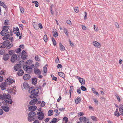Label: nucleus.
<instances>
[{
    "label": "nucleus",
    "instance_id": "nucleus-52",
    "mask_svg": "<svg viewBox=\"0 0 123 123\" xmlns=\"http://www.w3.org/2000/svg\"><path fill=\"white\" fill-rule=\"evenodd\" d=\"M45 105V103L43 101L42 103L41 104V106L42 107H44Z\"/></svg>",
    "mask_w": 123,
    "mask_h": 123
},
{
    "label": "nucleus",
    "instance_id": "nucleus-37",
    "mask_svg": "<svg viewBox=\"0 0 123 123\" xmlns=\"http://www.w3.org/2000/svg\"><path fill=\"white\" fill-rule=\"evenodd\" d=\"M52 40L53 43V45L54 46L56 45V43L54 39L53 38H52Z\"/></svg>",
    "mask_w": 123,
    "mask_h": 123
},
{
    "label": "nucleus",
    "instance_id": "nucleus-45",
    "mask_svg": "<svg viewBox=\"0 0 123 123\" xmlns=\"http://www.w3.org/2000/svg\"><path fill=\"white\" fill-rule=\"evenodd\" d=\"M21 12L22 13H23L24 12V9L22 7H20Z\"/></svg>",
    "mask_w": 123,
    "mask_h": 123
},
{
    "label": "nucleus",
    "instance_id": "nucleus-25",
    "mask_svg": "<svg viewBox=\"0 0 123 123\" xmlns=\"http://www.w3.org/2000/svg\"><path fill=\"white\" fill-rule=\"evenodd\" d=\"M80 101V97H78L75 100V102L76 104H78L79 103Z\"/></svg>",
    "mask_w": 123,
    "mask_h": 123
},
{
    "label": "nucleus",
    "instance_id": "nucleus-55",
    "mask_svg": "<svg viewBox=\"0 0 123 123\" xmlns=\"http://www.w3.org/2000/svg\"><path fill=\"white\" fill-rule=\"evenodd\" d=\"M74 11L76 13L78 12V7H75L74 9Z\"/></svg>",
    "mask_w": 123,
    "mask_h": 123
},
{
    "label": "nucleus",
    "instance_id": "nucleus-27",
    "mask_svg": "<svg viewBox=\"0 0 123 123\" xmlns=\"http://www.w3.org/2000/svg\"><path fill=\"white\" fill-rule=\"evenodd\" d=\"M7 81H8L9 83H10L11 84L14 82L15 81L13 80L11 78H8L7 79Z\"/></svg>",
    "mask_w": 123,
    "mask_h": 123
},
{
    "label": "nucleus",
    "instance_id": "nucleus-29",
    "mask_svg": "<svg viewBox=\"0 0 123 123\" xmlns=\"http://www.w3.org/2000/svg\"><path fill=\"white\" fill-rule=\"evenodd\" d=\"M53 111L52 110H49L48 112V116H50L53 114Z\"/></svg>",
    "mask_w": 123,
    "mask_h": 123
},
{
    "label": "nucleus",
    "instance_id": "nucleus-17",
    "mask_svg": "<svg viewBox=\"0 0 123 123\" xmlns=\"http://www.w3.org/2000/svg\"><path fill=\"white\" fill-rule=\"evenodd\" d=\"M23 86L25 89H28L29 87V84L26 82H25L24 83Z\"/></svg>",
    "mask_w": 123,
    "mask_h": 123
},
{
    "label": "nucleus",
    "instance_id": "nucleus-50",
    "mask_svg": "<svg viewBox=\"0 0 123 123\" xmlns=\"http://www.w3.org/2000/svg\"><path fill=\"white\" fill-rule=\"evenodd\" d=\"M63 120L65 121L66 123L68 121V118L66 117H64Z\"/></svg>",
    "mask_w": 123,
    "mask_h": 123
},
{
    "label": "nucleus",
    "instance_id": "nucleus-60",
    "mask_svg": "<svg viewBox=\"0 0 123 123\" xmlns=\"http://www.w3.org/2000/svg\"><path fill=\"white\" fill-rule=\"evenodd\" d=\"M4 100H3L2 101V103L3 105H7V104L6 103V102L5 101V100L4 99Z\"/></svg>",
    "mask_w": 123,
    "mask_h": 123
},
{
    "label": "nucleus",
    "instance_id": "nucleus-47",
    "mask_svg": "<svg viewBox=\"0 0 123 123\" xmlns=\"http://www.w3.org/2000/svg\"><path fill=\"white\" fill-rule=\"evenodd\" d=\"M43 69L44 72V73H46L47 71V68L46 67H44L43 68Z\"/></svg>",
    "mask_w": 123,
    "mask_h": 123
},
{
    "label": "nucleus",
    "instance_id": "nucleus-38",
    "mask_svg": "<svg viewBox=\"0 0 123 123\" xmlns=\"http://www.w3.org/2000/svg\"><path fill=\"white\" fill-rule=\"evenodd\" d=\"M21 51V49L20 48H19L18 49H17L15 50V51L16 53H19Z\"/></svg>",
    "mask_w": 123,
    "mask_h": 123
},
{
    "label": "nucleus",
    "instance_id": "nucleus-15",
    "mask_svg": "<svg viewBox=\"0 0 123 123\" xmlns=\"http://www.w3.org/2000/svg\"><path fill=\"white\" fill-rule=\"evenodd\" d=\"M10 43L9 40L5 41L4 42L2 43L3 47H5L7 46Z\"/></svg>",
    "mask_w": 123,
    "mask_h": 123
},
{
    "label": "nucleus",
    "instance_id": "nucleus-33",
    "mask_svg": "<svg viewBox=\"0 0 123 123\" xmlns=\"http://www.w3.org/2000/svg\"><path fill=\"white\" fill-rule=\"evenodd\" d=\"M10 26H4L3 28V30H8L9 29Z\"/></svg>",
    "mask_w": 123,
    "mask_h": 123
},
{
    "label": "nucleus",
    "instance_id": "nucleus-39",
    "mask_svg": "<svg viewBox=\"0 0 123 123\" xmlns=\"http://www.w3.org/2000/svg\"><path fill=\"white\" fill-rule=\"evenodd\" d=\"M27 57L26 55H21V57L23 60H25L26 58V57Z\"/></svg>",
    "mask_w": 123,
    "mask_h": 123
},
{
    "label": "nucleus",
    "instance_id": "nucleus-1",
    "mask_svg": "<svg viewBox=\"0 0 123 123\" xmlns=\"http://www.w3.org/2000/svg\"><path fill=\"white\" fill-rule=\"evenodd\" d=\"M39 93V90L37 89L34 88L31 91V94L30 95V97L31 98H35L38 96L37 94Z\"/></svg>",
    "mask_w": 123,
    "mask_h": 123
},
{
    "label": "nucleus",
    "instance_id": "nucleus-18",
    "mask_svg": "<svg viewBox=\"0 0 123 123\" xmlns=\"http://www.w3.org/2000/svg\"><path fill=\"white\" fill-rule=\"evenodd\" d=\"M32 82L33 84L35 85L37 83V79L36 78L34 77L32 79Z\"/></svg>",
    "mask_w": 123,
    "mask_h": 123
},
{
    "label": "nucleus",
    "instance_id": "nucleus-51",
    "mask_svg": "<svg viewBox=\"0 0 123 123\" xmlns=\"http://www.w3.org/2000/svg\"><path fill=\"white\" fill-rule=\"evenodd\" d=\"M84 19H86V17H87V13L86 12H84Z\"/></svg>",
    "mask_w": 123,
    "mask_h": 123
},
{
    "label": "nucleus",
    "instance_id": "nucleus-12",
    "mask_svg": "<svg viewBox=\"0 0 123 123\" xmlns=\"http://www.w3.org/2000/svg\"><path fill=\"white\" fill-rule=\"evenodd\" d=\"M92 44L94 46L97 48H98L100 46V44L97 41H93Z\"/></svg>",
    "mask_w": 123,
    "mask_h": 123
},
{
    "label": "nucleus",
    "instance_id": "nucleus-43",
    "mask_svg": "<svg viewBox=\"0 0 123 123\" xmlns=\"http://www.w3.org/2000/svg\"><path fill=\"white\" fill-rule=\"evenodd\" d=\"M9 21L8 20H6L4 22V24L5 25H8L9 24Z\"/></svg>",
    "mask_w": 123,
    "mask_h": 123
},
{
    "label": "nucleus",
    "instance_id": "nucleus-11",
    "mask_svg": "<svg viewBox=\"0 0 123 123\" xmlns=\"http://www.w3.org/2000/svg\"><path fill=\"white\" fill-rule=\"evenodd\" d=\"M37 107L35 105H32L29 107V110L30 111H34L37 109Z\"/></svg>",
    "mask_w": 123,
    "mask_h": 123
},
{
    "label": "nucleus",
    "instance_id": "nucleus-63",
    "mask_svg": "<svg viewBox=\"0 0 123 123\" xmlns=\"http://www.w3.org/2000/svg\"><path fill=\"white\" fill-rule=\"evenodd\" d=\"M77 92L79 94H80L81 93V90L80 88H79L78 89Z\"/></svg>",
    "mask_w": 123,
    "mask_h": 123
},
{
    "label": "nucleus",
    "instance_id": "nucleus-2",
    "mask_svg": "<svg viewBox=\"0 0 123 123\" xmlns=\"http://www.w3.org/2000/svg\"><path fill=\"white\" fill-rule=\"evenodd\" d=\"M36 115V113L34 111H31L29 112L28 114V120L30 122L34 121L35 118H33V117L35 116Z\"/></svg>",
    "mask_w": 123,
    "mask_h": 123
},
{
    "label": "nucleus",
    "instance_id": "nucleus-59",
    "mask_svg": "<svg viewBox=\"0 0 123 123\" xmlns=\"http://www.w3.org/2000/svg\"><path fill=\"white\" fill-rule=\"evenodd\" d=\"M39 66V63L38 62H36L35 64V68H37V67Z\"/></svg>",
    "mask_w": 123,
    "mask_h": 123
},
{
    "label": "nucleus",
    "instance_id": "nucleus-58",
    "mask_svg": "<svg viewBox=\"0 0 123 123\" xmlns=\"http://www.w3.org/2000/svg\"><path fill=\"white\" fill-rule=\"evenodd\" d=\"M38 26L40 29H42L43 28L42 24L41 23H39L38 24Z\"/></svg>",
    "mask_w": 123,
    "mask_h": 123
},
{
    "label": "nucleus",
    "instance_id": "nucleus-3",
    "mask_svg": "<svg viewBox=\"0 0 123 123\" xmlns=\"http://www.w3.org/2000/svg\"><path fill=\"white\" fill-rule=\"evenodd\" d=\"M8 98H6L5 99V101L6 102V103L7 105L8 104H11L12 103V100L10 99L11 98L10 96L8 94Z\"/></svg>",
    "mask_w": 123,
    "mask_h": 123
},
{
    "label": "nucleus",
    "instance_id": "nucleus-28",
    "mask_svg": "<svg viewBox=\"0 0 123 123\" xmlns=\"http://www.w3.org/2000/svg\"><path fill=\"white\" fill-rule=\"evenodd\" d=\"M63 30L64 31V32L65 33L66 35L68 37V32L67 30L65 28H64Z\"/></svg>",
    "mask_w": 123,
    "mask_h": 123
},
{
    "label": "nucleus",
    "instance_id": "nucleus-32",
    "mask_svg": "<svg viewBox=\"0 0 123 123\" xmlns=\"http://www.w3.org/2000/svg\"><path fill=\"white\" fill-rule=\"evenodd\" d=\"M47 36L46 35H45L44 36L43 39L44 41L46 42L47 41Z\"/></svg>",
    "mask_w": 123,
    "mask_h": 123
},
{
    "label": "nucleus",
    "instance_id": "nucleus-9",
    "mask_svg": "<svg viewBox=\"0 0 123 123\" xmlns=\"http://www.w3.org/2000/svg\"><path fill=\"white\" fill-rule=\"evenodd\" d=\"M37 101V99L36 98H35L31 100L29 102V104L31 105H35Z\"/></svg>",
    "mask_w": 123,
    "mask_h": 123
},
{
    "label": "nucleus",
    "instance_id": "nucleus-31",
    "mask_svg": "<svg viewBox=\"0 0 123 123\" xmlns=\"http://www.w3.org/2000/svg\"><path fill=\"white\" fill-rule=\"evenodd\" d=\"M114 115L117 117H118L121 114L119 113L118 111H115Z\"/></svg>",
    "mask_w": 123,
    "mask_h": 123
},
{
    "label": "nucleus",
    "instance_id": "nucleus-30",
    "mask_svg": "<svg viewBox=\"0 0 123 123\" xmlns=\"http://www.w3.org/2000/svg\"><path fill=\"white\" fill-rule=\"evenodd\" d=\"M32 2L35 4V6L37 7L38 6V3L37 1H32Z\"/></svg>",
    "mask_w": 123,
    "mask_h": 123
},
{
    "label": "nucleus",
    "instance_id": "nucleus-49",
    "mask_svg": "<svg viewBox=\"0 0 123 123\" xmlns=\"http://www.w3.org/2000/svg\"><path fill=\"white\" fill-rule=\"evenodd\" d=\"M84 114L83 112H80L78 115V117L84 115Z\"/></svg>",
    "mask_w": 123,
    "mask_h": 123
},
{
    "label": "nucleus",
    "instance_id": "nucleus-44",
    "mask_svg": "<svg viewBox=\"0 0 123 123\" xmlns=\"http://www.w3.org/2000/svg\"><path fill=\"white\" fill-rule=\"evenodd\" d=\"M115 95L117 97V100L119 102L120 101V98L118 96L117 94L116 93L115 94Z\"/></svg>",
    "mask_w": 123,
    "mask_h": 123
},
{
    "label": "nucleus",
    "instance_id": "nucleus-20",
    "mask_svg": "<svg viewBox=\"0 0 123 123\" xmlns=\"http://www.w3.org/2000/svg\"><path fill=\"white\" fill-rule=\"evenodd\" d=\"M23 74L24 72L23 70L21 69H20L18 71L17 74L18 76H21L23 75Z\"/></svg>",
    "mask_w": 123,
    "mask_h": 123
},
{
    "label": "nucleus",
    "instance_id": "nucleus-14",
    "mask_svg": "<svg viewBox=\"0 0 123 123\" xmlns=\"http://www.w3.org/2000/svg\"><path fill=\"white\" fill-rule=\"evenodd\" d=\"M79 119L80 121L81 122V123H82L83 121L85 123L86 122V117H80Z\"/></svg>",
    "mask_w": 123,
    "mask_h": 123
},
{
    "label": "nucleus",
    "instance_id": "nucleus-6",
    "mask_svg": "<svg viewBox=\"0 0 123 123\" xmlns=\"http://www.w3.org/2000/svg\"><path fill=\"white\" fill-rule=\"evenodd\" d=\"M6 86V83L5 82H2L0 85V87L1 89L2 90H5Z\"/></svg>",
    "mask_w": 123,
    "mask_h": 123
},
{
    "label": "nucleus",
    "instance_id": "nucleus-48",
    "mask_svg": "<svg viewBox=\"0 0 123 123\" xmlns=\"http://www.w3.org/2000/svg\"><path fill=\"white\" fill-rule=\"evenodd\" d=\"M34 88V87L32 86L29 89L28 91L30 93L31 92V91L32 90V89Z\"/></svg>",
    "mask_w": 123,
    "mask_h": 123
},
{
    "label": "nucleus",
    "instance_id": "nucleus-23",
    "mask_svg": "<svg viewBox=\"0 0 123 123\" xmlns=\"http://www.w3.org/2000/svg\"><path fill=\"white\" fill-rule=\"evenodd\" d=\"M121 107L119 108V111L120 113L123 116V105H121Z\"/></svg>",
    "mask_w": 123,
    "mask_h": 123
},
{
    "label": "nucleus",
    "instance_id": "nucleus-46",
    "mask_svg": "<svg viewBox=\"0 0 123 123\" xmlns=\"http://www.w3.org/2000/svg\"><path fill=\"white\" fill-rule=\"evenodd\" d=\"M57 59H56L55 60V62L57 63H60V62L59 61V58L58 57H57Z\"/></svg>",
    "mask_w": 123,
    "mask_h": 123
},
{
    "label": "nucleus",
    "instance_id": "nucleus-10",
    "mask_svg": "<svg viewBox=\"0 0 123 123\" xmlns=\"http://www.w3.org/2000/svg\"><path fill=\"white\" fill-rule=\"evenodd\" d=\"M31 78L30 75L29 74H25L23 77L24 79L25 80H28Z\"/></svg>",
    "mask_w": 123,
    "mask_h": 123
},
{
    "label": "nucleus",
    "instance_id": "nucleus-36",
    "mask_svg": "<svg viewBox=\"0 0 123 123\" xmlns=\"http://www.w3.org/2000/svg\"><path fill=\"white\" fill-rule=\"evenodd\" d=\"M53 36L54 37H57L58 36V33L57 32H54V31H53Z\"/></svg>",
    "mask_w": 123,
    "mask_h": 123
},
{
    "label": "nucleus",
    "instance_id": "nucleus-21",
    "mask_svg": "<svg viewBox=\"0 0 123 123\" xmlns=\"http://www.w3.org/2000/svg\"><path fill=\"white\" fill-rule=\"evenodd\" d=\"M44 114L43 113H41L39 115L38 117V119L40 120H42L43 118Z\"/></svg>",
    "mask_w": 123,
    "mask_h": 123
},
{
    "label": "nucleus",
    "instance_id": "nucleus-56",
    "mask_svg": "<svg viewBox=\"0 0 123 123\" xmlns=\"http://www.w3.org/2000/svg\"><path fill=\"white\" fill-rule=\"evenodd\" d=\"M15 66H16L17 67L19 68H20L21 67V65L20 64H18L17 65H15Z\"/></svg>",
    "mask_w": 123,
    "mask_h": 123
},
{
    "label": "nucleus",
    "instance_id": "nucleus-34",
    "mask_svg": "<svg viewBox=\"0 0 123 123\" xmlns=\"http://www.w3.org/2000/svg\"><path fill=\"white\" fill-rule=\"evenodd\" d=\"M35 59L37 61H39L40 60V59L39 57L37 55H36L35 56Z\"/></svg>",
    "mask_w": 123,
    "mask_h": 123
},
{
    "label": "nucleus",
    "instance_id": "nucleus-53",
    "mask_svg": "<svg viewBox=\"0 0 123 123\" xmlns=\"http://www.w3.org/2000/svg\"><path fill=\"white\" fill-rule=\"evenodd\" d=\"M74 90L73 87V86H71L70 87L69 91L73 92Z\"/></svg>",
    "mask_w": 123,
    "mask_h": 123
},
{
    "label": "nucleus",
    "instance_id": "nucleus-5",
    "mask_svg": "<svg viewBox=\"0 0 123 123\" xmlns=\"http://www.w3.org/2000/svg\"><path fill=\"white\" fill-rule=\"evenodd\" d=\"M1 35L2 36H4L6 35L9 34V32L7 30H3L0 33Z\"/></svg>",
    "mask_w": 123,
    "mask_h": 123
},
{
    "label": "nucleus",
    "instance_id": "nucleus-35",
    "mask_svg": "<svg viewBox=\"0 0 123 123\" xmlns=\"http://www.w3.org/2000/svg\"><path fill=\"white\" fill-rule=\"evenodd\" d=\"M80 89L83 91H86L87 90L85 86H81Z\"/></svg>",
    "mask_w": 123,
    "mask_h": 123
},
{
    "label": "nucleus",
    "instance_id": "nucleus-41",
    "mask_svg": "<svg viewBox=\"0 0 123 123\" xmlns=\"http://www.w3.org/2000/svg\"><path fill=\"white\" fill-rule=\"evenodd\" d=\"M26 70V71H28V69H31V67H30L28 66H26L25 67Z\"/></svg>",
    "mask_w": 123,
    "mask_h": 123
},
{
    "label": "nucleus",
    "instance_id": "nucleus-19",
    "mask_svg": "<svg viewBox=\"0 0 123 123\" xmlns=\"http://www.w3.org/2000/svg\"><path fill=\"white\" fill-rule=\"evenodd\" d=\"M79 82L81 83L82 85L83 86L85 84V80L83 78H81L79 80Z\"/></svg>",
    "mask_w": 123,
    "mask_h": 123
},
{
    "label": "nucleus",
    "instance_id": "nucleus-40",
    "mask_svg": "<svg viewBox=\"0 0 123 123\" xmlns=\"http://www.w3.org/2000/svg\"><path fill=\"white\" fill-rule=\"evenodd\" d=\"M91 118L93 120L96 121V117L94 116H91Z\"/></svg>",
    "mask_w": 123,
    "mask_h": 123
},
{
    "label": "nucleus",
    "instance_id": "nucleus-54",
    "mask_svg": "<svg viewBox=\"0 0 123 123\" xmlns=\"http://www.w3.org/2000/svg\"><path fill=\"white\" fill-rule=\"evenodd\" d=\"M94 30L96 31H98V27H97L96 28L95 27V25H94Z\"/></svg>",
    "mask_w": 123,
    "mask_h": 123
},
{
    "label": "nucleus",
    "instance_id": "nucleus-24",
    "mask_svg": "<svg viewBox=\"0 0 123 123\" xmlns=\"http://www.w3.org/2000/svg\"><path fill=\"white\" fill-rule=\"evenodd\" d=\"M4 36L2 38L4 40H6L9 38L10 35L9 34L6 35Z\"/></svg>",
    "mask_w": 123,
    "mask_h": 123
},
{
    "label": "nucleus",
    "instance_id": "nucleus-42",
    "mask_svg": "<svg viewBox=\"0 0 123 123\" xmlns=\"http://www.w3.org/2000/svg\"><path fill=\"white\" fill-rule=\"evenodd\" d=\"M7 91L9 93L12 94V92L13 91L10 88L8 90H7Z\"/></svg>",
    "mask_w": 123,
    "mask_h": 123
},
{
    "label": "nucleus",
    "instance_id": "nucleus-61",
    "mask_svg": "<svg viewBox=\"0 0 123 123\" xmlns=\"http://www.w3.org/2000/svg\"><path fill=\"white\" fill-rule=\"evenodd\" d=\"M3 113L2 110L0 108V115H2Z\"/></svg>",
    "mask_w": 123,
    "mask_h": 123
},
{
    "label": "nucleus",
    "instance_id": "nucleus-7",
    "mask_svg": "<svg viewBox=\"0 0 123 123\" xmlns=\"http://www.w3.org/2000/svg\"><path fill=\"white\" fill-rule=\"evenodd\" d=\"M8 94L6 95V93L3 94H0V99L1 100L4 99L6 98H8Z\"/></svg>",
    "mask_w": 123,
    "mask_h": 123
},
{
    "label": "nucleus",
    "instance_id": "nucleus-64",
    "mask_svg": "<svg viewBox=\"0 0 123 123\" xmlns=\"http://www.w3.org/2000/svg\"><path fill=\"white\" fill-rule=\"evenodd\" d=\"M33 123H39V121L37 120H35L33 122Z\"/></svg>",
    "mask_w": 123,
    "mask_h": 123
},
{
    "label": "nucleus",
    "instance_id": "nucleus-16",
    "mask_svg": "<svg viewBox=\"0 0 123 123\" xmlns=\"http://www.w3.org/2000/svg\"><path fill=\"white\" fill-rule=\"evenodd\" d=\"M9 55L8 54H6L5 55L3 56V59L5 61L7 60L9 58Z\"/></svg>",
    "mask_w": 123,
    "mask_h": 123
},
{
    "label": "nucleus",
    "instance_id": "nucleus-13",
    "mask_svg": "<svg viewBox=\"0 0 123 123\" xmlns=\"http://www.w3.org/2000/svg\"><path fill=\"white\" fill-rule=\"evenodd\" d=\"M34 72L36 74H38L39 75L41 74L40 71L38 69L34 68Z\"/></svg>",
    "mask_w": 123,
    "mask_h": 123
},
{
    "label": "nucleus",
    "instance_id": "nucleus-62",
    "mask_svg": "<svg viewBox=\"0 0 123 123\" xmlns=\"http://www.w3.org/2000/svg\"><path fill=\"white\" fill-rule=\"evenodd\" d=\"M14 69L15 70L17 71L19 69L16 66H15L14 67Z\"/></svg>",
    "mask_w": 123,
    "mask_h": 123
},
{
    "label": "nucleus",
    "instance_id": "nucleus-57",
    "mask_svg": "<svg viewBox=\"0 0 123 123\" xmlns=\"http://www.w3.org/2000/svg\"><path fill=\"white\" fill-rule=\"evenodd\" d=\"M62 65L61 64H59L57 65V67L58 68H62Z\"/></svg>",
    "mask_w": 123,
    "mask_h": 123
},
{
    "label": "nucleus",
    "instance_id": "nucleus-26",
    "mask_svg": "<svg viewBox=\"0 0 123 123\" xmlns=\"http://www.w3.org/2000/svg\"><path fill=\"white\" fill-rule=\"evenodd\" d=\"M58 75L60 77L62 78H64L65 77V74L62 72H59L58 73Z\"/></svg>",
    "mask_w": 123,
    "mask_h": 123
},
{
    "label": "nucleus",
    "instance_id": "nucleus-4",
    "mask_svg": "<svg viewBox=\"0 0 123 123\" xmlns=\"http://www.w3.org/2000/svg\"><path fill=\"white\" fill-rule=\"evenodd\" d=\"M17 56L15 54H14L12 55L11 59V61L12 62H14L17 60Z\"/></svg>",
    "mask_w": 123,
    "mask_h": 123
},
{
    "label": "nucleus",
    "instance_id": "nucleus-8",
    "mask_svg": "<svg viewBox=\"0 0 123 123\" xmlns=\"http://www.w3.org/2000/svg\"><path fill=\"white\" fill-rule=\"evenodd\" d=\"M1 108L2 110L6 112H8L9 110V107L6 106H2Z\"/></svg>",
    "mask_w": 123,
    "mask_h": 123
},
{
    "label": "nucleus",
    "instance_id": "nucleus-22",
    "mask_svg": "<svg viewBox=\"0 0 123 123\" xmlns=\"http://www.w3.org/2000/svg\"><path fill=\"white\" fill-rule=\"evenodd\" d=\"M60 49L61 50L64 51L65 50V48L64 46L61 43H60Z\"/></svg>",
    "mask_w": 123,
    "mask_h": 123
}]
</instances>
